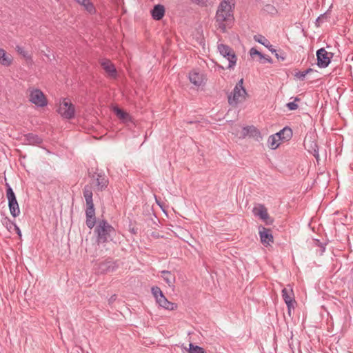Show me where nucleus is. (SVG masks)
I'll return each mask as SVG.
<instances>
[{
  "mask_svg": "<svg viewBox=\"0 0 353 353\" xmlns=\"http://www.w3.org/2000/svg\"><path fill=\"white\" fill-rule=\"evenodd\" d=\"M168 301V300L167 299V298L165 296V295L163 294H162V295H161V296L159 297V299L156 301V302L159 305V306L163 308L164 307H165V305Z\"/></svg>",
  "mask_w": 353,
  "mask_h": 353,
  "instance_id": "nucleus-34",
  "label": "nucleus"
},
{
  "mask_svg": "<svg viewBox=\"0 0 353 353\" xmlns=\"http://www.w3.org/2000/svg\"><path fill=\"white\" fill-rule=\"evenodd\" d=\"M301 99L299 97H295L294 101L292 102H289L286 104L287 108L290 110H295L298 108V104L296 103V101H300Z\"/></svg>",
  "mask_w": 353,
  "mask_h": 353,
  "instance_id": "nucleus-33",
  "label": "nucleus"
},
{
  "mask_svg": "<svg viewBox=\"0 0 353 353\" xmlns=\"http://www.w3.org/2000/svg\"><path fill=\"white\" fill-rule=\"evenodd\" d=\"M248 92L243 86V79H241L235 85L233 90L228 94L229 105L236 107L246 99Z\"/></svg>",
  "mask_w": 353,
  "mask_h": 353,
  "instance_id": "nucleus-4",
  "label": "nucleus"
},
{
  "mask_svg": "<svg viewBox=\"0 0 353 353\" xmlns=\"http://www.w3.org/2000/svg\"><path fill=\"white\" fill-rule=\"evenodd\" d=\"M197 122V121H187V123L189 124L196 123Z\"/></svg>",
  "mask_w": 353,
  "mask_h": 353,
  "instance_id": "nucleus-47",
  "label": "nucleus"
},
{
  "mask_svg": "<svg viewBox=\"0 0 353 353\" xmlns=\"http://www.w3.org/2000/svg\"><path fill=\"white\" fill-rule=\"evenodd\" d=\"M278 138L275 134L270 135L268 139V144L270 148L272 150H275L279 146V141Z\"/></svg>",
  "mask_w": 353,
  "mask_h": 353,
  "instance_id": "nucleus-26",
  "label": "nucleus"
},
{
  "mask_svg": "<svg viewBox=\"0 0 353 353\" xmlns=\"http://www.w3.org/2000/svg\"><path fill=\"white\" fill-rule=\"evenodd\" d=\"M6 197L8 201L10 212L13 217L20 214V208L15 194L8 183H6Z\"/></svg>",
  "mask_w": 353,
  "mask_h": 353,
  "instance_id": "nucleus-6",
  "label": "nucleus"
},
{
  "mask_svg": "<svg viewBox=\"0 0 353 353\" xmlns=\"http://www.w3.org/2000/svg\"><path fill=\"white\" fill-rule=\"evenodd\" d=\"M163 308L172 311L177 308V305L174 303L168 301L165 305V307H164Z\"/></svg>",
  "mask_w": 353,
  "mask_h": 353,
  "instance_id": "nucleus-37",
  "label": "nucleus"
},
{
  "mask_svg": "<svg viewBox=\"0 0 353 353\" xmlns=\"http://www.w3.org/2000/svg\"><path fill=\"white\" fill-rule=\"evenodd\" d=\"M119 266L117 260L108 257L103 261H97L95 263V270L98 274H106L116 271Z\"/></svg>",
  "mask_w": 353,
  "mask_h": 353,
  "instance_id": "nucleus-5",
  "label": "nucleus"
},
{
  "mask_svg": "<svg viewBox=\"0 0 353 353\" xmlns=\"http://www.w3.org/2000/svg\"><path fill=\"white\" fill-rule=\"evenodd\" d=\"M192 3L199 5L200 6H205L206 1L205 0H190Z\"/></svg>",
  "mask_w": 353,
  "mask_h": 353,
  "instance_id": "nucleus-41",
  "label": "nucleus"
},
{
  "mask_svg": "<svg viewBox=\"0 0 353 353\" xmlns=\"http://www.w3.org/2000/svg\"><path fill=\"white\" fill-rule=\"evenodd\" d=\"M2 224L7 228L9 232H11L13 227L16 224L14 221L10 220L8 216H5L1 220Z\"/></svg>",
  "mask_w": 353,
  "mask_h": 353,
  "instance_id": "nucleus-28",
  "label": "nucleus"
},
{
  "mask_svg": "<svg viewBox=\"0 0 353 353\" xmlns=\"http://www.w3.org/2000/svg\"><path fill=\"white\" fill-rule=\"evenodd\" d=\"M313 71H314V69H312V68H308V69H307V70H305V74H306V75H307V74H309V73H310V72H313Z\"/></svg>",
  "mask_w": 353,
  "mask_h": 353,
  "instance_id": "nucleus-46",
  "label": "nucleus"
},
{
  "mask_svg": "<svg viewBox=\"0 0 353 353\" xmlns=\"http://www.w3.org/2000/svg\"><path fill=\"white\" fill-rule=\"evenodd\" d=\"M13 229L15 230L16 233L19 235V236L21 238V230L20 228L17 225V224L14 225V226L13 227Z\"/></svg>",
  "mask_w": 353,
  "mask_h": 353,
  "instance_id": "nucleus-43",
  "label": "nucleus"
},
{
  "mask_svg": "<svg viewBox=\"0 0 353 353\" xmlns=\"http://www.w3.org/2000/svg\"><path fill=\"white\" fill-rule=\"evenodd\" d=\"M161 276L164 281L170 286H174L175 283V276L171 272L168 270H163L161 272Z\"/></svg>",
  "mask_w": 353,
  "mask_h": 353,
  "instance_id": "nucleus-22",
  "label": "nucleus"
},
{
  "mask_svg": "<svg viewBox=\"0 0 353 353\" xmlns=\"http://www.w3.org/2000/svg\"><path fill=\"white\" fill-rule=\"evenodd\" d=\"M262 59H265L263 63H265V62L272 63V59H271V57H270L268 56V57L265 56V58H263Z\"/></svg>",
  "mask_w": 353,
  "mask_h": 353,
  "instance_id": "nucleus-44",
  "label": "nucleus"
},
{
  "mask_svg": "<svg viewBox=\"0 0 353 353\" xmlns=\"http://www.w3.org/2000/svg\"><path fill=\"white\" fill-rule=\"evenodd\" d=\"M184 349L188 352V353H206L205 350L199 345H194L192 343H189V347Z\"/></svg>",
  "mask_w": 353,
  "mask_h": 353,
  "instance_id": "nucleus-25",
  "label": "nucleus"
},
{
  "mask_svg": "<svg viewBox=\"0 0 353 353\" xmlns=\"http://www.w3.org/2000/svg\"><path fill=\"white\" fill-rule=\"evenodd\" d=\"M30 101L38 107L46 106L48 101L43 92L39 89H34L30 92Z\"/></svg>",
  "mask_w": 353,
  "mask_h": 353,
  "instance_id": "nucleus-10",
  "label": "nucleus"
},
{
  "mask_svg": "<svg viewBox=\"0 0 353 353\" xmlns=\"http://www.w3.org/2000/svg\"><path fill=\"white\" fill-rule=\"evenodd\" d=\"M151 292L156 301L161 296V295H162V294H163L161 288L158 286H152L151 288Z\"/></svg>",
  "mask_w": 353,
  "mask_h": 353,
  "instance_id": "nucleus-32",
  "label": "nucleus"
},
{
  "mask_svg": "<svg viewBox=\"0 0 353 353\" xmlns=\"http://www.w3.org/2000/svg\"><path fill=\"white\" fill-rule=\"evenodd\" d=\"M94 232L97 237L96 242L100 245L112 241L116 230L107 220L101 219L97 223Z\"/></svg>",
  "mask_w": 353,
  "mask_h": 353,
  "instance_id": "nucleus-2",
  "label": "nucleus"
},
{
  "mask_svg": "<svg viewBox=\"0 0 353 353\" xmlns=\"http://www.w3.org/2000/svg\"><path fill=\"white\" fill-rule=\"evenodd\" d=\"M264 10L265 11L270 14H274L275 12H276V8L270 4L265 5Z\"/></svg>",
  "mask_w": 353,
  "mask_h": 353,
  "instance_id": "nucleus-38",
  "label": "nucleus"
},
{
  "mask_svg": "<svg viewBox=\"0 0 353 353\" xmlns=\"http://www.w3.org/2000/svg\"><path fill=\"white\" fill-rule=\"evenodd\" d=\"M89 176L95 181L97 191L101 192L107 188L109 181L104 173L95 172L92 175L89 174Z\"/></svg>",
  "mask_w": 353,
  "mask_h": 353,
  "instance_id": "nucleus-12",
  "label": "nucleus"
},
{
  "mask_svg": "<svg viewBox=\"0 0 353 353\" xmlns=\"http://www.w3.org/2000/svg\"><path fill=\"white\" fill-rule=\"evenodd\" d=\"M330 12L329 10H327L323 14H321L320 16H319L316 21H315V25L316 27H320L322 23H323L325 21H327L330 19Z\"/></svg>",
  "mask_w": 353,
  "mask_h": 353,
  "instance_id": "nucleus-24",
  "label": "nucleus"
},
{
  "mask_svg": "<svg viewBox=\"0 0 353 353\" xmlns=\"http://www.w3.org/2000/svg\"><path fill=\"white\" fill-rule=\"evenodd\" d=\"M165 7L161 4L155 5L150 11L152 19L156 21L162 19L165 15Z\"/></svg>",
  "mask_w": 353,
  "mask_h": 353,
  "instance_id": "nucleus-18",
  "label": "nucleus"
},
{
  "mask_svg": "<svg viewBox=\"0 0 353 353\" xmlns=\"http://www.w3.org/2000/svg\"><path fill=\"white\" fill-rule=\"evenodd\" d=\"M218 50L222 56L228 55L229 65L228 68L230 69L233 68L237 61L236 55L233 49L229 46L221 43L218 45Z\"/></svg>",
  "mask_w": 353,
  "mask_h": 353,
  "instance_id": "nucleus-8",
  "label": "nucleus"
},
{
  "mask_svg": "<svg viewBox=\"0 0 353 353\" xmlns=\"http://www.w3.org/2000/svg\"><path fill=\"white\" fill-rule=\"evenodd\" d=\"M75 1H77L78 3H79L80 5L83 6L87 2L88 0H74Z\"/></svg>",
  "mask_w": 353,
  "mask_h": 353,
  "instance_id": "nucleus-45",
  "label": "nucleus"
},
{
  "mask_svg": "<svg viewBox=\"0 0 353 353\" xmlns=\"http://www.w3.org/2000/svg\"><path fill=\"white\" fill-rule=\"evenodd\" d=\"M190 81L196 86H200L204 83V75L196 70H192L189 73Z\"/></svg>",
  "mask_w": 353,
  "mask_h": 353,
  "instance_id": "nucleus-17",
  "label": "nucleus"
},
{
  "mask_svg": "<svg viewBox=\"0 0 353 353\" xmlns=\"http://www.w3.org/2000/svg\"><path fill=\"white\" fill-rule=\"evenodd\" d=\"M250 54L252 57H254L255 55H257L259 57L260 59H262L263 58H265V55L263 54L261 52H260L259 50H257L254 48H252L250 50Z\"/></svg>",
  "mask_w": 353,
  "mask_h": 353,
  "instance_id": "nucleus-36",
  "label": "nucleus"
},
{
  "mask_svg": "<svg viewBox=\"0 0 353 353\" xmlns=\"http://www.w3.org/2000/svg\"><path fill=\"white\" fill-rule=\"evenodd\" d=\"M315 244L316 245L320 247L321 248V252H324L325 250V245L326 243H321L319 239L315 240Z\"/></svg>",
  "mask_w": 353,
  "mask_h": 353,
  "instance_id": "nucleus-40",
  "label": "nucleus"
},
{
  "mask_svg": "<svg viewBox=\"0 0 353 353\" xmlns=\"http://www.w3.org/2000/svg\"><path fill=\"white\" fill-rule=\"evenodd\" d=\"M308 151L313 154L314 157L316 159V160L319 158V147L315 142H312L310 143V147L308 149Z\"/></svg>",
  "mask_w": 353,
  "mask_h": 353,
  "instance_id": "nucleus-30",
  "label": "nucleus"
},
{
  "mask_svg": "<svg viewBox=\"0 0 353 353\" xmlns=\"http://www.w3.org/2000/svg\"><path fill=\"white\" fill-rule=\"evenodd\" d=\"M234 0H222L218 6L215 21L223 33L226 32L228 28H231L234 22Z\"/></svg>",
  "mask_w": 353,
  "mask_h": 353,
  "instance_id": "nucleus-1",
  "label": "nucleus"
},
{
  "mask_svg": "<svg viewBox=\"0 0 353 353\" xmlns=\"http://www.w3.org/2000/svg\"><path fill=\"white\" fill-rule=\"evenodd\" d=\"M254 40L260 44L264 46L267 48L271 52L274 53L275 52V48H274L273 46L270 43L268 39H267L264 36L261 34H256L254 36Z\"/></svg>",
  "mask_w": 353,
  "mask_h": 353,
  "instance_id": "nucleus-21",
  "label": "nucleus"
},
{
  "mask_svg": "<svg viewBox=\"0 0 353 353\" xmlns=\"http://www.w3.org/2000/svg\"><path fill=\"white\" fill-rule=\"evenodd\" d=\"M259 234L261 239V243L263 245L267 246L270 245L271 243L274 242V237L270 229L260 225L259 227Z\"/></svg>",
  "mask_w": 353,
  "mask_h": 353,
  "instance_id": "nucleus-14",
  "label": "nucleus"
},
{
  "mask_svg": "<svg viewBox=\"0 0 353 353\" xmlns=\"http://www.w3.org/2000/svg\"><path fill=\"white\" fill-rule=\"evenodd\" d=\"M113 110L117 117L123 121H125L129 118V114L119 107H114Z\"/></svg>",
  "mask_w": 353,
  "mask_h": 353,
  "instance_id": "nucleus-27",
  "label": "nucleus"
},
{
  "mask_svg": "<svg viewBox=\"0 0 353 353\" xmlns=\"http://www.w3.org/2000/svg\"><path fill=\"white\" fill-rule=\"evenodd\" d=\"M241 135L243 138L247 136L252 137L258 142L262 140L261 132L254 125L243 127Z\"/></svg>",
  "mask_w": 353,
  "mask_h": 353,
  "instance_id": "nucleus-15",
  "label": "nucleus"
},
{
  "mask_svg": "<svg viewBox=\"0 0 353 353\" xmlns=\"http://www.w3.org/2000/svg\"><path fill=\"white\" fill-rule=\"evenodd\" d=\"M103 69L112 77H115L117 74V70L114 64L108 59H104L101 62Z\"/></svg>",
  "mask_w": 353,
  "mask_h": 353,
  "instance_id": "nucleus-20",
  "label": "nucleus"
},
{
  "mask_svg": "<svg viewBox=\"0 0 353 353\" xmlns=\"http://www.w3.org/2000/svg\"><path fill=\"white\" fill-rule=\"evenodd\" d=\"M223 57L225 58H227V59L228 60V55H225V56H223Z\"/></svg>",
  "mask_w": 353,
  "mask_h": 353,
  "instance_id": "nucleus-48",
  "label": "nucleus"
},
{
  "mask_svg": "<svg viewBox=\"0 0 353 353\" xmlns=\"http://www.w3.org/2000/svg\"><path fill=\"white\" fill-rule=\"evenodd\" d=\"M83 196L86 203L85 209V224L90 229H92L97 223L95 216V208L93 203V193L92 187L89 185H85L83 190Z\"/></svg>",
  "mask_w": 353,
  "mask_h": 353,
  "instance_id": "nucleus-3",
  "label": "nucleus"
},
{
  "mask_svg": "<svg viewBox=\"0 0 353 353\" xmlns=\"http://www.w3.org/2000/svg\"><path fill=\"white\" fill-rule=\"evenodd\" d=\"M305 71H302V72L301 71H298V72H295L294 77L299 78L301 80H303L304 78L306 76V74H305Z\"/></svg>",
  "mask_w": 353,
  "mask_h": 353,
  "instance_id": "nucleus-39",
  "label": "nucleus"
},
{
  "mask_svg": "<svg viewBox=\"0 0 353 353\" xmlns=\"http://www.w3.org/2000/svg\"><path fill=\"white\" fill-rule=\"evenodd\" d=\"M129 231L132 234H137L138 233V228L130 225H129Z\"/></svg>",
  "mask_w": 353,
  "mask_h": 353,
  "instance_id": "nucleus-42",
  "label": "nucleus"
},
{
  "mask_svg": "<svg viewBox=\"0 0 353 353\" xmlns=\"http://www.w3.org/2000/svg\"><path fill=\"white\" fill-rule=\"evenodd\" d=\"M58 112L61 116L66 119H71L74 117L75 108L74 105L67 99H64L60 103L58 108Z\"/></svg>",
  "mask_w": 353,
  "mask_h": 353,
  "instance_id": "nucleus-7",
  "label": "nucleus"
},
{
  "mask_svg": "<svg viewBox=\"0 0 353 353\" xmlns=\"http://www.w3.org/2000/svg\"><path fill=\"white\" fill-rule=\"evenodd\" d=\"M12 58L10 55H8L3 49H0V63L4 66L11 65Z\"/></svg>",
  "mask_w": 353,
  "mask_h": 353,
  "instance_id": "nucleus-23",
  "label": "nucleus"
},
{
  "mask_svg": "<svg viewBox=\"0 0 353 353\" xmlns=\"http://www.w3.org/2000/svg\"><path fill=\"white\" fill-rule=\"evenodd\" d=\"M333 57V53H329L325 50L324 48H321L316 51V65L320 68H325L329 65L331 62V59Z\"/></svg>",
  "mask_w": 353,
  "mask_h": 353,
  "instance_id": "nucleus-9",
  "label": "nucleus"
},
{
  "mask_svg": "<svg viewBox=\"0 0 353 353\" xmlns=\"http://www.w3.org/2000/svg\"><path fill=\"white\" fill-rule=\"evenodd\" d=\"M274 134L278 140L288 141L292 137V130L290 127L285 126Z\"/></svg>",
  "mask_w": 353,
  "mask_h": 353,
  "instance_id": "nucleus-19",
  "label": "nucleus"
},
{
  "mask_svg": "<svg viewBox=\"0 0 353 353\" xmlns=\"http://www.w3.org/2000/svg\"><path fill=\"white\" fill-rule=\"evenodd\" d=\"M83 8L90 14L96 13V8L90 0L87 1V2L83 5Z\"/></svg>",
  "mask_w": 353,
  "mask_h": 353,
  "instance_id": "nucleus-29",
  "label": "nucleus"
},
{
  "mask_svg": "<svg viewBox=\"0 0 353 353\" xmlns=\"http://www.w3.org/2000/svg\"><path fill=\"white\" fill-rule=\"evenodd\" d=\"M252 212L254 216H259L265 222V224L271 225L273 223V219L269 216L268 210L263 205L260 204L258 208H254Z\"/></svg>",
  "mask_w": 353,
  "mask_h": 353,
  "instance_id": "nucleus-13",
  "label": "nucleus"
},
{
  "mask_svg": "<svg viewBox=\"0 0 353 353\" xmlns=\"http://www.w3.org/2000/svg\"><path fill=\"white\" fill-rule=\"evenodd\" d=\"M23 141L26 145H39L43 143V139L36 134L30 132L23 135Z\"/></svg>",
  "mask_w": 353,
  "mask_h": 353,
  "instance_id": "nucleus-16",
  "label": "nucleus"
},
{
  "mask_svg": "<svg viewBox=\"0 0 353 353\" xmlns=\"http://www.w3.org/2000/svg\"><path fill=\"white\" fill-rule=\"evenodd\" d=\"M275 57L277 58V59L281 61H284L286 58L285 52L281 50H276L275 52H274Z\"/></svg>",
  "mask_w": 353,
  "mask_h": 353,
  "instance_id": "nucleus-35",
  "label": "nucleus"
},
{
  "mask_svg": "<svg viewBox=\"0 0 353 353\" xmlns=\"http://www.w3.org/2000/svg\"><path fill=\"white\" fill-rule=\"evenodd\" d=\"M288 288H284L282 290V298L283 301H285V304L287 305L288 307V312L289 315L290 316L291 313V309L294 308V305L296 303L295 299H294V295L293 293L292 288L288 285Z\"/></svg>",
  "mask_w": 353,
  "mask_h": 353,
  "instance_id": "nucleus-11",
  "label": "nucleus"
},
{
  "mask_svg": "<svg viewBox=\"0 0 353 353\" xmlns=\"http://www.w3.org/2000/svg\"><path fill=\"white\" fill-rule=\"evenodd\" d=\"M17 52L21 55L26 60H31V56L28 54L27 51L24 50V48L20 46H16Z\"/></svg>",
  "mask_w": 353,
  "mask_h": 353,
  "instance_id": "nucleus-31",
  "label": "nucleus"
}]
</instances>
